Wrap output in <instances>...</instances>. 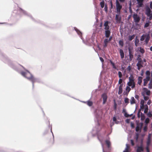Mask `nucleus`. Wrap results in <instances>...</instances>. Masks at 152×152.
Listing matches in <instances>:
<instances>
[{"mask_svg": "<svg viewBox=\"0 0 152 152\" xmlns=\"http://www.w3.org/2000/svg\"><path fill=\"white\" fill-rule=\"evenodd\" d=\"M1 58L5 63H7L11 68L20 73L21 75L31 81L32 83V86H34V83L36 82L40 83V80L34 77L29 71L26 70L24 68L20 65H15L12 61H11L8 57L4 54L1 55Z\"/></svg>", "mask_w": 152, "mask_h": 152, "instance_id": "nucleus-1", "label": "nucleus"}, {"mask_svg": "<svg viewBox=\"0 0 152 152\" xmlns=\"http://www.w3.org/2000/svg\"><path fill=\"white\" fill-rule=\"evenodd\" d=\"M116 4L117 13V14H120L121 10L122 8V6L120 4L118 0L116 1Z\"/></svg>", "mask_w": 152, "mask_h": 152, "instance_id": "nucleus-2", "label": "nucleus"}, {"mask_svg": "<svg viewBox=\"0 0 152 152\" xmlns=\"http://www.w3.org/2000/svg\"><path fill=\"white\" fill-rule=\"evenodd\" d=\"M99 125V124L98 123V125L92 129V134L93 137L94 136L99 132V129L98 128Z\"/></svg>", "mask_w": 152, "mask_h": 152, "instance_id": "nucleus-3", "label": "nucleus"}, {"mask_svg": "<svg viewBox=\"0 0 152 152\" xmlns=\"http://www.w3.org/2000/svg\"><path fill=\"white\" fill-rule=\"evenodd\" d=\"M133 17L134 18V21L135 23V25H136L140 21V18L137 14L135 13L133 15Z\"/></svg>", "mask_w": 152, "mask_h": 152, "instance_id": "nucleus-4", "label": "nucleus"}, {"mask_svg": "<svg viewBox=\"0 0 152 152\" xmlns=\"http://www.w3.org/2000/svg\"><path fill=\"white\" fill-rule=\"evenodd\" d=\"M129 81L128 82V84H129L130 82H132V83L134 84V85L132 86V88H134L135 86V84L134 82V77L132 75H131L129 77Z\"/></svg>", "mask_w": 152, "mask_h": 152, "instance_id": "nucleus-5", "label": "nucleus"}, {"mask_svg": "<svg viewBox=\"0 0 152 152\" xmlns=\"http://www.w3.org/2000/svg\"><path fill=\"white\" fill-rule=\"evenodd\" d=\"M19 11L21 13H23L24 15L27 16L31 18L32 19V20H33V19L31 15L29 13H27L25 11L22 10L21 8H19Z\"/></svg>", "mask_w": 152, "mask_h": 152, "instance_id": "nucleus-6", "label": "nucleus"}, {"mask_svg": "<svg viewBox=\"0 0 152 152\" xmlns=\"http://www.w3.org/2000/svg\"><path fill=\"white\" fill-rule=\"evenodd\" d=\"M102 114V112L101 110H96V113L95 114V117L97 119V120H99L101 117V115Z\"/></svg>", "mask_w": 152, "mask_h": 152, "instance_id": "nucleus-7", "label": "nucleus"}, {"mask_svg": "<svg viewBox=\"0 0 152 152\" xmlns=\"http://www.w3.org/2000/svg\"><path fill=\"white\" fill-rule=\"evenodd\" d=\"M128 49L129 50V60L130 61H131L132 60L133 57V53L132 51V49L130 48V47H128Z\"/></svg>", "mask_w": 152, "mask_h": 152, "instance_id": "nucleus-8", "label": "nucleus"}, {"mask_svg": "<svg viewBox=\"0 0 152 152\" xmlns=\"http://www.w3.org/2000/svg\"><path fill=\"white\" fill-rule=\"evenodd\" d=\"M144 147L142 144L140 146H137V147L136 152H143L144 151Z\"/></svg>", "mask_w": 152, "mask_h": 152, "instance_id": "nucleus-9", "label": "nucleus"}, {"mask_svg": "<svg viewBox=\"0 0 152 152\" xmlns=\"http://www.w3.org/2000/svg\"><path fill=\"white\" fill-rule=\"evenodd\" d=\"M110 23V22L107 20L104 22V30H108L110 29V27L109 25V24Z\"/></svg>", "mask_w": 152, "mask_h": 152, "instance_id": "nucleus-10", "label": "nucleus"}, {"mask_svg": "<svg viewBox=\"0 0 152 152\" xmlns=\"http://www.w3.org/2000/svg\"><path fill=\"white\" fill-rule=\"evenodd\" d=\"M74 29L76 31V32L77 33V34L78 35H79L80 37V38L83 40V42L85 43V42H84V40L82 38V32L80 31L78 29H77L76 28L74 27Z\"/></svg>", "mask_w": 152, "mask_h": 152, "instance_id": "nucleus-11", "label": "nucleus"}, {"mask_svg": "<svg viewBox=\"0 0 152 152\" xmlns=\"http://www.w3.org/2000/svg\"><path fill=\"white\" fill-rule=\"evenodd\" d=\"M102 97L103 100V104H104L107 101V96L104 93L102 95Z\"/></svg>", "mask_w": 152, "mask_h": 152, "instance_id": "nucleus-12", "label": "nucleus"}, {"mask_svg": "<svg viewBox=\"0 0 152 152\" xmlns=\"http://www.w3.org/2000/svg\"><path fill=\"white\" fill-rule=\"evenodd\" d=\"M110 33L111 32L110 29L105 30V36L106 38H108L110 37Z\"/></svg>", "mask_w": 152, "mask_h": 152, "instance_id": "nucleus-13", "label": "nucleus"}, {"mask_svg": "<svg viewBox=\"0 0 152 152\" xmlns=\"http://www.w3.org/2000/svg\"><path fill=\"white\" fill-rule=\"evenodd\" d=\"M145 14L147 16H149L151 15V11L149 7H148L146 9Z\"/></svg>", "mask_w": 152, "mask_h": 152, "instance_id": "nucleus-14", "label": "nucleus"}, {"mask_svg": "<svg viewBox=\"0 0 152 152\" xmlns=\"http://www.w3.org/2000/svg\"><path fill=\"white\" fill-rule=\"evenodd\" d=\"M123 84H121L119 86V91L118 93V94H121L122 93L123 91Z\"/></svg>", "mask_w": 152, "mask_h": 152, "instance_id": "nucleus-15", "label": "nucleus"}, {"mask_svg": "<svg viewBox=\"0 0 152 152\" xmlns=\"http://www.w3.org/2000/svg\"><path fill=\"white\" fill-rule=\"evenodd\" d=\"M119 52L121 56V58L123 59L124 57V53L123 50L121 49H120Z\"/></svg>", "mask_w": 152, "mask_h": 152, "instance_id": "nucleus-16", "label": "nucleus"}, {"mask_svg": "<svg viewBox=\"0 0 152 152\" xmlns=\"http://www.w3.org/2000/svg\"><path fill=\"white\" fill-rule=\"evenodd\" d=\"M150 37L149 36V34H147V36H146L145 37V42L146 44H147L149 41V40L150 39Z\"/></svg>", "mask_w": 152, "mask_h": 152, "instance_id": "nucleus-17", "label": "nucleus"}, {"mask_svg": "<svg viewBox=\"0 0 152 152\" xmlns=\"http://www.w3.org/2000/svg\"><path fill=\"white\" fill-rule=\"evenodd\" d=\"M120 14H118L115 15V20L117 21H120L121 20V17L119 15Z\"/></svg>", "mask_w": 152, "mask_h": 152, "instance_id": "nucleus-18", "label": "nucleus"}, {"mask_svg": "<svg viewBox=\"0 0 152 152\" xmlns=\"http://www.w3.org/2000/svg\"><path fill=\"white\" fill-rule=\"evenodd\" d=\"M105 143L108 148H109L111 145V142L110 141L108 140H106L105 141Z\"/></svg>", "mask_w": 152, "mask_h": 152, "instance_id": "nucleus-19", "label": "nucleus"}, {"mask_svg": "<svg viewBox=\"0 0 152 152\" xmlns=\"http://www.w3.org/2000/svg\"><path fill=\"white\" fill-rule=\"evenodd\" d=\"M144 91L146 92V94L147 95H149L150 93V91L148 90L146 88H143Z\"/></svg>", "mask_w": 152, "mask_h": 152, "instance_id": "nucleus-20", "label": "nucleus"}, {"mask_svg": "<svg viewBox=\"0 0 152 152\" xmlns=\"http://www.w3.org/2000/svg\"><path fill=\"white\" fill-rule=\"evenodd\" d=\"M137 3L138 4V6H137V7H142L143 6V1H139L137 0Z\"/></svg>", "mask_w": 152, "mask_h": 152, "instance_id": "nucleus-21", "label": "nucleus"}, {"mask_svg": "<svg viewBox=\"0 0 152 152\" xmlns=\"http://www.w3.org/2000/svg\"><path fill=\"white\" fill-rule=\"evenodd\" d=\"M142 77H139L138 78V83L139 85H140L142 82Z\"/></svg>", "mask_w": 152, "mask_h": 152, "instance_id": "nucleus-22", "label": "nucleus"}, {"mask_svg": "<svg viewBox=\"0 0 152 152\" xmlns=\"http://www.w3.org/2000/svg\"><path fill=\"white\" fill-rule=\"evenodd\" d=\"M135 103V100L133 97H132L130 100V103L132 104Z\"/></svg>", "mask_w": 152, "mask_h": 152, "instance_id": "nucleus-23", "label": "nucleus"}, {"mask_svg": "<svg viewBox=\"0 0 152 152\" xmlns=\"http://www.w3.org/2000/svg\"><path fill=\"white\" fill-rule=\"evenodd\" d=\"M139 39H137V37H136L135 39V45L137 47L138 46V44L139 43Z\"/></svg>", "mask_w": 152, "mask_h": 152, "instance_id": "nucleus-24", "label": "nucleus"}, {"mask_svg": "<svg viewBox=\"0 0 152 152\" xmlns=\"http://www.w3.org/2000/svg\"><path fill=\"white\" fill-rule=\"evenodd\" d=\"M84 103H87V104L89 106H91L93 104V103L91 101H88L87 102H83Z\"/></svg>", "mask_w": 152, "mask_h": 152, "instance_id": "nucleus-25", "label": "nucleus"}, {"mask_svg": "<svg viewBox=\"0 0 152 152\" xmlns=\"http://www.w3.org/2000/svg\"><path fill=\"white\" fill-rule=\"evenodd\" d=\"M147 36V34H143L140 37V40L141 41H143L145 38L146 36Z\"/></svg>", "mask_w": 152, "mask_h": 152, "instance_id": "nucleus-26", "label": "nucleus"}, {"mask_svg": "<svg viewBox=\"0 0 152 152\" xmlns=\"http://www.w3.org/2000/svg\"><path fill=\"white\" fill-rule=\"evenodd\" d=\"M129 146L127 144H126V148L124 151H123V152H129Z\"/></svg>", "mask_w": 152, "mask_h": 152, "instance_id": "nucleus-27", "label": "nucleus"}, {"mask_svg": "<svg viewBox=\"0 0 152 152\" xmlns=\"http://www.w3.org/2000/svg\"><path fill=\"white\" fill-rule=\"evenodd\" d=\"M140 129V127L139 124H137V126L136 128V131L137 132H138Z\"/></svg>", "mask_w": 152, "mask_h": 152, "instance_id": "nucleus-28", "label": "nucleus"}, {"mask_svg": "<svg viewBox=\"0 0 152 152\" xmlns=\"http://www.w3.org/2000/svg\"><path fill=\"white\" fill-rule=\"evenodd\" d=\"M110 62L111 64L112 65L113 68L115 69H116V67L115 65V64L111 60L110 61Z\"/></svg>", "mask_w": 152, "mask_h": 152, "instance_id": "nucleus-29", "label": "nucleus"}, {"mask_svg": "<svg viewBox=\"0 0 152 152\" xmlns=\"http://www.w3.org/2000/svg\"><path fill=\"white\" fill-rule=\"evenodd\" d=\"M135 37V35L134 34H133L132 35L130 36H129V41L132 40Z\"/></svg>", "mask_w": 152, "mask_h": 152, "instance_id": "nucleus-30", "label": "nucleus"}, {"mask_svg": "<svg viewBox=\"0 0 152 152\" xmlns=\"http://www.w3.org/2000/svg\"><path fill=\"white\" fill-rule=\"evenodd\" d=\"M100 5L101 7L102 8H103L104 7V1H102L100 3Z\"/></svg>", "mask_w": 152, "mask_h": 152, "instance_id": "nucleus-31", "label": "nucleus"}, {"mask_svg": "<svg viewBox=\"0 0 152 152\" xmlns=\"http://www.w3.org/2000/svg\"><path fill=\"white\" fill-rule=\"evenodd\" d=\"M152 88V80L150 81V83L148 84V88L151 89Z\"/></svg>", "mask_w": 152, "mask_h": 152, "instance_id": "nucleus-32", "label": "nucleus"}, {"mask_svg": "<svg viewBox=\"0 0 152 152\" xmlns=\"http://www.w3.org/2000/svg\"><path fill=\"white\" fill-rule=\"evenodd\" d=\"M126 90L127 91V92H126L127 94L129 93V92L131 90V88L129 87L128 86H127L126 88Z\"/></svg>", "mask_w": 152, "mask_h": 152, "instance_id": "nucleus-33", "label": "nucleus"}, {"mask_svg": "<svg viewBox=\"0 0 152 152\" xmlns=\"http://www.w3.org/2000/svg\"><path fill=\"white\" fill-rule=\"evenodd\" d=\"M150 22L149 21H148V22H146L145 24V25L144 26V28H147V27H148L149 25Z\"/></svg>", "mask_w": 152, "mask_h": 152, "instance_id": "nucleus-34", "label": "nucleus"}, {"mask_svg": "<svg viewBox=\"0 0 152 152\" xmlns=\"http://www.w3.org/2000/svg\"><path fill=\"white\" fill-rule=\"evenodd\" d=\"M141 119L142 120H144L145 118V117L142 113H141Z\"/></svg>", "mask_w": 152, "mask_h": 152, "instance_id": "nucleus-35", "label": "nucleus"}, {"mask_svg": "<svg viewBox=\"0 0 152 152\" xmlns=\"http://www.w3.org/2000/svg\"><path fill=\"white\" fill-rule=\"evenodd\" d=\"M139 51L140 52V53L142 54L144 53L145 52V50L143 48H142L141 47L140 48Z\"/></svg>", "mask_w": 152, "mask_h": 152, "instance_id": "nucleus-36", "label": "nucleus"}, {"mask_svg": "<svg viewBox=\"0 0 152 152\" xmlns=\"http://www.w3.org/2000/svg\"><path fill=\"white\" fill-rule=\"evenodd\" d=\"M119 44L122 47L124 45V42L123 41L120 40L119 41Z\"/></svg>", "mask_w": 152, "mask_h": 152, "instance_id": "nucleus-37", "label": "nucleus"}, {"mask_svg": "<svg viewBox=\"0 0 152 152\" xmlns=\"http://www.w3.org/2000/svg\"><path fill=\"white\" fill-rule=\"evenodd\" d=\"M138 63H141L143 64V61H142L141 58H137Z\"/></svg>", "mask_w": 152, "mask_h": 152, "instance_id": "nucleus-38", "label": "nucleus"}, {"mask_svg": "<svg viewBox=\"0 0 152 152\" xmlns=\"http://www.w3.org/2000/svg\"><path fill=\"white\" fill-rule=\"evenodd\" d=\"M148 106L147 105H146V107L145 108L144 111V113H146L147 112H148Z\"/></svg>", "mask_w": 152, "mask_h": 152, "instance_id": "nucleus-39", "label": "nucleus"}, {"mask_svg": "<svg viewBox=\"0 0 152 152\" xmlns=\"http://www.w3.org/2000/svg\"><path fill=\"white\" fill-rule=\"evenodd\" d=\"M150 119L148 118H146L145 120V123L146 124H148L149 121Z\"/></svg>", "mask_w": 152, "mask_h": 152, "instance_id": "nucleus-40", "label": "nucleus"}, {"mask_svg": "<svg viewBox=\"0 0 152 152\" xmlns=\"http://www.w3.org/2000/svg\"><path fill=\"white\" fill-rule=\"evenodd\" d=\"M118 77L120 78H121L122 77V73L121 72L119 71L118 72Z\"/></svg>", "mask_w": 152, "mask_h": 152, "instance_id": "nucleus-41", "label": "nucleus"}, {"mask_svg": "<svg viewBox=\"0 0 152 152\" xmlns=\"http://www.w3.org/2000/svg\"><path fill=\"white\" fill-rule=\"evenodd\" d=\"M124 102L125 103H128L129 102V99L127 98H126L124 100Z\"/></svg>", "mask_w": 152, "mask_h": 152, "instance_id": "nucleus-42", "label": "nucleus"}, {"mask_svg": "<svg viewBox=\"0 0 152 152\" xmlns=\"http://www.w3.org/2000/svg\"><path fill=\"white\" fill-rule=\"evenodd\" d=\"M146 75L147 76H150V71L148 70L146 72Z\"/></svg>", "mask_w": 152, "mask_h": 152, "instance_id": "nucleus-43", "label": "nucleus"}, {"mask_svg": "<svg viewBox=\"0 0 152 152\" xmlns=\"http://www.w3.org/2000/svg\"><path fill=\"white\" fill-rule=\"evenodd\" d=\"M143 64V63H138V62L136 64V66H143V65H142Z\"/></svg>", "mask_w": 152, "mask_h": 152, "instance_id": "nucleus-44", "label": "nucleus"}, {"mask_svg": "<svg viewBox=\"0 0 152 152\" xmlns=\"http://www.w3.org/2000/svg\"><path fill=\"white\" fill-rule=\"evenodd\" d=\"M143 80L144 81L143 85L144 86H145L148 83V81H146L145 79H144Z\"/></svg>", "mask_w": 152, "mask_h": 152, "instance_id": "nucleus-45", "label": "nucleus"}, {"mask_svg": "<svg viewBox=\"0 0 152 152\" xmlns=\"http://www.w3.org/2000/svg\"><path fill=\"white\" fill-rule=\"evenodd\" d=\"M108 39L107 38L105 39L104 41V43H107L109 41L108 40Z\"/></svg>", "mask_w": 152, "mask_h": 152, "instance_id": "nucleus-46", "label": "nucleus"}, {"mask_svg": "<svg viewBox=\"0 0 152 152\" xmlns=\"http://www.w3.org/2000/svg\"><path fill=\"white\" fill-rule=\"evenodd\" d=\"M147 115L149 117H151L152 116V114L150 112H149L148 113H147Z\"/></svg>", "mask_w": 152, "mask_h": 152, "instance_id": "nucleus-47", "label": "nucleus"}, {"mask_svg": "<svg viewBox=\"0 0 152 152\" xmlns=\"http://www.w3.org/2000/svg\"><path fill=\"white\" fill-rule=\"evenodd\" d=\"M144 102H144V100H142L141 101L140 103L141 105L144 106Z\"/></svg>", "mask_w": 152, "mask_h": 152, "instance_id": "nucleus-48", "label": "nucleus"}, {"mask_svg": "<svg viewBox=\"0 0 152 152\" xmlns=\"http://www.w3.org/2000/svg\"><path fill=\"white\" fill-rule=\"evenodd\" d=\"M127 85H128L127 86H128L129 87H130V86H131L132 87V85H134V84L133 83H132V82H130L129 83V84H128V83H127Z\"/></svg>", "mask_w": 152, "mask_h": 152, "instance_id": "nucleus-49", "label": "nucleus"}, {"mask_svg": "<svg viewBox=\"0 0 152 152\" xmlns=\"http://www.w3.org/2000/svg\"><path fill=\"white\" fill-rule=\"evenodd\" d=\"M124 116L126 117H129V115L127 114V113H125L124 114Z\"/></svg>", "mask_w": 152, "mask_h": 152, "instance_id": "nucleus-50", "label": "nucleus"}, {"mask_svg": "<svg viewBox=\"0 0 152 152\" xmlns=\"http://www.w3.org/2000/svg\"><path fill=\"white\" fill-rule=\"evenodd\" d=\"M140 110H139L137 113V116L139 118L140 117Z\"/></svg>", "mask_w": 152, "mask_h": 152, "instance_id": "nucleus-51", "label": "nucleus"}, {"mask_svg": "<svg viewBox=\"0 0 152 152\" xmlns=\"http://www.w3.org/2000/svg\"><path fill=\"white\" fill-rule=\"evenodd\" d=\"M146 79V81H149L150 80V76H147L146 77V79Z\"/></svg>", "mask_w": 152, "mask_h": 152, "instance_id": "nucleus-52", "label": "nucleus"}, {"mask_svg": "<svg viewBox=\"0 0 152 152\" xmlns=\"http://www.w3.org/2000/svg\"><path fill=\"white\" fill-rule=\"evenodd\" d=\"M144 97V100L145 101H147L148 100V96H144V97Z\"/></svg>", "mask_w": 152, "mask_h": 152, "instance_id": "nucleus-53", "label": "nucleus"}, {"mask_svg": "<svg viewBox=\"0 0 152 152\" xmlns=\"http://www.w3.org/2000/svg\"><path fill=\"white\" fill-rule=\"evenodd\" d=\"M104 10L105 11L107 12V7L106 5H105L104 7Z\"/></svg>", "mask_w": 152, "mask_h": 152, "instance_id": "nucleus-54", "label": "nucleus"}, {"mask_svg": "<svg viewBox=\"0 0 152 152\" xmlns=\"http://www.w3.org/2000/svg\"><path fill=\"white\" fill-rule=\"evenodd\" d=\"M99 59L101 62L103 63L104 62V60L103 58L101 57H99Z\"/></svg>", "mask_w": 152, "mask_h": 152, "instance_id": "nucleus-55", "label": "nucleus"}, {"mask_svg": "<svg viewBox=\"0 0 152 152\" xmlns=\"http://www.w3.org/2000/svg\"><path fill=\"white\" fill-rule=\"evenodd\" d=\"M130 141H131V144L132 145V146L134 145V142L133 140H130Z\"/></svg>", "mask_w": 152, "mask_h": 152, "instance_id": "nucleus-56", "label": "nucleus"}, {"mask_svg": "<svg viewBox=\"0 0 152 152\" xmlns=\"http://www.w3.org/2000/svg\"><path fill=\"white\" fill-rule=\"evenodd\" d=\"M122 80L120 78L118 81V84H121V83H122Z\"/></svg>", "mask_w": 152, "mask_h": 152, "instance_id": "nucleus-57", "label": "nucleus"}, {"mask_svg": "<svg viewBox=\"0 0 152 152\" xmlns=\"http://www.w3.org/2000/svg\"><path fill=\"white\" fill-rule=\"evenodd\" d=\"M146 150L147 151V152H150L149 150V147L148 146H147L146 147Z\"/></svg>", "mask_w": 152, "mask_h": 152, "instance_id": "nucleus-58", "label": "nucleus"}, {"mask_svg": "<svg viewBox=\"0 0 152 152\" xmlns=\"http://www.w3.org/2000/svg\"><path fill=\"white\" fill-rule=\"evenodd\" d=\"M131 126L132 128H134V124L132 122L131 123Z\"/></svg>", "mask_w": 152, "mask_h": 152, "instance_id": "nucleus-59", "label": "nucleus"}, {"mask_svg": "<svg viewBox=\"0 0 152 152\" xmlns=\"http://www.w3.org/2000/svg\"><path fill=\"white\" fill-rule=\"evenodd\" d=\"M117 119L115 116H114L113 117V121H116Z\"/></svg>", "mask_w": 152, "mask_h": 152, "instance_id": "nucleus-60", "label": "nucleus"}, {"mask_svg": "<svg viewBox=\"0 0 152 152\" xmlns=\"http://www.w3.org/2000/svg\"><path fill=\"white\" fill-rule=\"evenodd\" d=\"M130 120V119H127L125 120V122H126V123H129Z\"/></svg>", "mask_w": 152, "mask_h": 152, "instance_id": "nucleus-61", "label": "nucleus"}, {"mask_svg": "<svg viewBox=\"0 0 152 152\" xmlns=\"http://www.w3.org/2000/svg\"><path fill=\"white\" fill-rule=\"evenodd\" d=\"M129 10L130 12L132 13V11L131 9V7H130V6H129Z\"/></svg>", "mask_w": 152, "mask_h": 152, "instance_id": "nucleus-62", "label": "nucleus"}, {"mask_svg": "<svg viewBox=\"0 0 152 152\" xmlns=\"http://www.w3.org/2000/svg\"><path fill=\"white\" fill-rule=\"evenodd\" d=\"M116 105H117L116 104L115 102L114 103V109L115 110H116Z\"/></svg>", "mask_w": 152, "mask_h": 152, "instance_id": "nucleus-63", "label": "nucleus"}, {"mask_svg": "<svg viewBox=\"0 0 152 152\" xmlns=\"http://www.w3.org/2000/svg\"><path fill=\"white\" fill-rule=\"evenodd\" d=\"M144 73V72L143 70H142L141 71V73L140 74V75L141 76H143V74Z\"/></svg>", "mask_w": 152, "mask_h": 152, "instance_id": "nucleus-64", "label": "nucleus"}]
</instances>
